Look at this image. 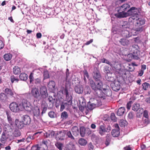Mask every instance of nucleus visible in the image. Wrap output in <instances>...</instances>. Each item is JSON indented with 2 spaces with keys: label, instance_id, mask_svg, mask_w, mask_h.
<instances>
[{
  "label": "nucleus",
  "instance_id": "34",
  "mask_svg": "<svg viewBox=\"0 0 150 150\" xmlns=\"http://www.w3.org/2000/svg\"><path fill=\"white\" fill-rule=\"evenodd\" d=\"M140 105L139 104L135 103L133 105L132 109L133 110L137 111L139 109Z\"/></svg>",
  "mask_w": 150,
  "mask_h": 150
},
{
  "label": "nucleus",
  "instance_id": "10",
  "mask_svg": "<svg viewBox=\"0 0 150 150\" xmlns=\"http://www.w3.org/2000/svg\"><path fill=\"white\" fill-rule=\"evenodd\" d=\"M31 94L34 98L38 100L40 96L39 89L37 88H33L31 90Z\"/></svg>",
  "mask_w": 150,
  "mask_h": 150
},
{
  "label": "nucleus",
  "instance_id": "37",
  "mask_svg": "<svg viewBox=\"0 0 150 150\" xmlns=\"http://www.w3.org/2000/svg\"><path fill=\"white\" fill-rule=\"evenodd\" d=\"M6 114L7 115L8 120L9 123L11 125L13 122V120L12 118L11 117L10 115L7 112Z\"/></svg>",
  "mask_w": 150,
  "mask_h": 150
},
{
  "label": "nucleus",
  "instance_id": "29",
  "mask_svg": "<svg viewBox=\"0 0 150 150\" xmlns=\"http://www.w3.org/2000/svg\"><path fill=\"white\" fill-rule=\"evenodd\" d=\"M7 96L4 93L0 94V100L2 102H5L7 99Z\"/></svg>",
  "mask_w": 150,
  "mask_h": 150
},
{
  "label": "nucleus",
  "instance_id": "32",
  "mask_svg": "<svg viewBox=\"0 0 150 150\" xmlns=\"http://www.w3.org/2000/svg\"><path fill=\"white\" fill-rule=\"evenodd\" d=\"M55 86V83L54 81H50L48 84V87L51 89L54 88Z\"/></svg>",
  "mask_w": 150,
  "mask_h": 150
},
{
  "label": "nucleus",
  "instance_id": "35",
  "mask_svg": "<svg viewBox=\"0 0 150 150\" xmlns=\"http://www.w3.org/2000/svg\"><path fill=\"white\" fill-rule=\"evenodd\" d=\"M79 143L80 145L84 146L87 144V141L84 139L80 138L79 140Z\"/></svg>",
  "mask_w": 150,
  "mask_h": 150
},
{
  "label": "nucleus",
  "instance_id": "22",
  "mask_svg": "<svg viewBox=\"0 0 150 150\" xmlns=\"http://www.w3.org/2000/svg\"><path fill=\"white\" fill-rule=\"evenodd\" d=\"M125 111V109L124 107H121L118 110L117 114L118 116H122L123 115Z\"/></svg>",
  "mask_w": 150,
  "mask_h": 150
},
{
  "label": "nucleus",
  "instance_id": "33",
  "mask_svg": "<svg viewBox=\"0 0 150 150\" xmlns=\"http://www.w3.org/2000/svg\"><path fill=\"white\" fill-rule=\"evenodd\" d=\"M87 108L89 110H92L94 108L96 107L94 104H92V103L91 102H89L87 105Z\"/></svg>",
  "mask_w": 150,
  "mask_h": 150
},
{
  "label": "nucleus",
  "instance_id": "59",
  "mask_svg": "<svg viewBox=\"0 0 150 150\" xmlns=\"http://www.w3.org/2000/svg\"><path fill=\"white\" fill-rule=\"evenodd\" d=\"M142 120L144 122V124L145 126L147 125L149 123V121L148 119H145L144 120L143 119Z\"/></svg>",
  "mask_w": 150,
  "mask_h": 150
},
{
  "label": "nucleus",
  "instance_id": "11",
  "mask_svg": "<svg viewBox=\"0 0 150 150\" xmlns=\"http://www.w3.org/2000/svg\"><path fill=\"white\" fill-rule=\"evenodd\" d=\"M118 13H116L115 16L118 18H123L128 16L127 12H125L124 11H120Z\"/></svg>",
  "mask_w": 150,
  "mask_h": 150
},
{
  "label": "nucleus",
  "instance_id": "16",
  "mask_svg": "<svg viewBox=\"0 0 150 150\" xmlns=\"http://www.w3.org/2000/svg\"><path fill=\"white\" fill-rule=\"evenodd\" d=\"M75 91L76 93L78 94H81L83 92V87L82 85L76 86L74 88Z\"/></svg>",
  "mask_w": 150,
  "mask_h": 150
},
{
  "label": "nucleus",
  "instance_id": "27",
  "mask_svg": "<svg viewBox=\"0 0 150 150\" xmlns=\"http://www.w3.org/2000/svg\"><path fill=\"white\" fill-rule=\"evenodd\" d=\"M120 42L122 45L123 46H127L128 45L129 41L126 39L122 38L120 40Z\"/></svg>",
  "mask_w": 150,
  "mask_h": 150
},
{
  "label": "nucleus",
  "instance_id": "19",
  "mask_svg": "<svg viewBox=\"0 0 150 150\" xmlns=\"http://www.w3.org/2000/svg\"><path fill=\"white\" fill-rule=\"evenodd\" d=\"M66 134V131L62 130L61 131L57 133V135L58 136L59 139H62V137H65Z\"/></svg>",
  "mask_w": 150,
  "mask_h": 150
},
{
  "label": "nucleus",
  "instance_id": "41",
  "mask_svg": "<svg viewBox=\"0 0 150 150\" xmlns=\"http://www.w3.org/2000/svg\"><path fill=\"white\" fill-rule=\"evenodd\" d=\"M37 134V133H35L33 135H29L28 137L26 138V141L27 142H29L32 140L33 139V136Z\"/></svg>",
  "mask_w": 150,
  "mask_h": 150
},
{
  "label": "nucleus",
  "instance_id": "26",
  "mask_svg": "<svg viewBox=\"0 0 150 150\" xmlns=\"http://www.w3.org/2000/svg\"><path fill=\"white\" fill-rule=\"evenodd\" d=\"M28 75L24 73H22L19 75V78L21 80L26 81L28 79Z\"/></svg>",
  "mask_w": 150,
  "mask_h": 150
},
{
  "label": "nucleus",
  "instance_id": "39",
  "mask_svg": "<svg viewBox=\"0 0 150 150\" xmlns=\"http://www.w3.org/2000/svg\"><path fill=\"white\" fill-rule=\"evenodd\" d=\"M83 75H84V80L85 82H86L87 81L86 77L87 79L89 78V76L88 75V73L87 71L85 70L83 71Z\"/></svg>",
  "mask_w": 150,
  "mask_h": 150
},
{
  "label": "nucleus",
  "instance_id": "49",
  "mask_svg": "<svg viewBox=\"0 0 150 150\" xmlns=\"http://www.w3.org/2000/svg\"><path fill=\"white\" fill-rule=\"evenodd\" d=\"M29 79L30 83H32L34 81L35 79L33 76V73H30L29 76Z\"/></svg>",
  "mask_w": 150,
  "mask_h": 150
},
{
  "label": "nucleus",
  "instance_id": "48",
  "mask_svg": "<svg viewBox=\"0 0 150 150\" xmlns=\"http://www.w3.org/2000/svg\"><path fill=\"white\" fill-rule=\"evenodd\" d=\"M33 82L35 84H40L41 82V78L40 77H39L35 79Z\"/></svg>",
  "mask_w": 150,
  "mask_h": 150
},
{
  "label": "nucleus",
  "instance_id": "51",
  "mask_svg": "<svg viewBox=\"0 0 150 150\" xmlns=\"http://www.w3.org/2000/svg\"><path fill=\"white\" fill-rule=\"evenodd\" d=\"M48 115L51 118H54L55 117L56 115L53 111H50L48 113Z\"/></svg>",
  "mask_w": 150,
  "mask_h": 150
},
{
  "label": "nucleus",
  "instance_id": "45",
  "mask_svg": "<svg viewBox=\"0 0 150 150\" xmlns=\"http://www.w3.org/2000/svg\"><path fill=\"white\" fill-rule=\"evenodd\" d=\"M150 85L149 83H147L146 82L142 84V86H143V89L144 90H146L148 88V87Z\"/></svg>",
  "mask_w": 150,
  "mask_h": 150
},
{
  "label": "nucleus",
  "instance_id": "30",
  "mask_svg": "<svg viewBox=\"0 0 150 150\" xmlns=\"http://www.w3.org/2000/svg\"><path fill=\"white\" fill-rule=\"evenodd\" d=\"M112 135L114 137H118L120 134L119 131L116 129H113L111 132Z\"/></svg>",
  "mask_w": 150,
  "mask_h": 150
},
{
  "label": "nucleus",
  "instance_id": "24",
  "mask_svg": "<svg viewBox=\"0 0 150 150\" xmlns=\"http://www.w3.org/2000/svg\"><path fill=\"white\" fill-rule=\"evenodd\" d=\"M55 133L53 131H49L48 132H46L45 135L47 137H52L54 136Z\"/></svg>",
  "mask_w": 150,
  "mask_h": 150
},
{
  "label": "nucleus",
  "instance_id": "47",
  "mask_svg": "<svg viewBox=\"0 0 150 150\" xmlns=\"http://www.w3.org/2000/svg\"><path fill=\"white\" fill-rule=\"evenodd\" d=\"M55 145L57 148L59 149L62 150V147L63 146V144L62 143L60 142H57L55 144Z\"/></svg>",
  "mask_w": 150,
  "mask_h": 150
},
{
  "label": "nucleus",
  "instance_id": "7",
  "mask_svg": "<svg viewBox=\"0 0 150 150\" xmlns=\"http://www.w3.org/2000/svg\"><path fill=\"white\" fill-rule=\"evenodd\" d=\"M139 49V47L137 45H134L132 46V52L134 57V59H139L140 51Z\"/></svg>",
  "mask_w": 150,
  "mask_h": 150
},
{
  "label": "nucleus",
  "instance_id": "21",
  "mask_svg": "<svg viewBox=\"0 0 150 150\" xmlns=\"http://www.w3.org/2000/svg\"><path fill=\"white\" fill-rule=\"evenodd\" d=\"M34 115L36 117L38 116L40 114V110L38 107L36 106L34 109H33Z\"/></svg>",
  "mask_w": 150,
  "mask_h": 150
},
{
  "label": "nucleus",
  "instance_id": "55",
  "mask_svg": "<svg viewBox=\"0 0 150 150\" xmlns=\"http://www.w3.org/2000/svg\"><path fill=\"white\" fill-rule=\"evenodd\" d=\"M144 122L142 120V121H139V122L138 125L140 127H142L144 126H145V125L144 124Z\"/></svg>",
  "mask_w": 150,
  "mask_h": 150
},
{
  "label": "nucleus",
  "instance_id": "31",
  "mask_svg": "<svg viewBox=\"0 0 150 150\" xmlns=\"http://www.w3.org/2000/svg\"><path fill=\"white\" fill-rule=\"evenodd\" d=\"M13 73L15 74H18L21 72L20 68L18 66L15 67L13 68Z\"/></svg>",
  "mask_w": 150,
  "mask_h": 150
},
{
  "label": "nucleus",
  "instance_id": "13",
  "mask_svg": "<svg viewBox=\"0 0 150 150\" xmlns=\"http://www.w3.org/2000/svg\"><path fill=\"white\" fill-rule=\"evenodd\" d=\"M22 122L25 125H29L31 122V119L29 116L28 115H25L23 116Z\"/></svg>",
  "mask_w": 150,
  "mask_h": 150
},
{
  "label": "nucleus",
  "instance_id": "43",
  "mask_svg": "<svg viewBox=\"0 0 150 150\" xmlns=\"http://www.w3.org/2000/svg\"><path fill=\"white\" fill-rule=\"evenodd\" d=\"M68 117L67 112L66 111L63 112L61 115V117L63 119H66Z\"/></svg>",
  "mask_w": 150,
  "mask_h": 150
},
{
  "label": "nucleus",
  "instance_id": "1",
  "mask_svg": "<svg viewBox=\"0 0 150 150\" xmlns=\"http://www.w3.org/2000/svg\"><path fill=\"white\" fill-rule=\"evenodd\" d=\"M97 81L96 85L93 81H90V85L92 89L96 92L98 91L100 93L101 91H103L106 95L109 96L111 93V91L109 86L105 85V88H103V85L102 81Z\"/></svg>",
  "mask_w": 150,
  "mask_h": 150
},
{
  "label": "nucleus",
  "instance_id": "14",
  "mask_svg": "<svg viewBox=\"0 0 150 150\" xmlns=\"http://www.w3.org/2000/svg\"><path fill=\"white\" fill-rule=\"evenodd\" d=\"M112 89L115 91H117L120 89V85L118 82H115L112 85Z\"/></svg>",
  "mask_w": 150,
  "mask_h": 150
},
{
  "label": "nucleus",
  "instance_id": "56",
  "mask_svg": "<svg viewBox=\"0 0 150 150\" xmlns=\"http://www.w3.org/2000/svg\"><path fill=\"white\" fill-rule=\"evenodd\" d=\"M88 148L89 150H93V146L91 142L88 144Z\"/></svg>",
  "mask_w": 150,
  "mask_h": 150
},
{
  "label": "nucleus",
  "instance_id": "36",
  "mask_svg": "<svg viewBox=\"0 0 150 150\" xmlns=\"http://www.w3.org/2000/svg\"><path fill=\"white\" fill-rule=\"evenodd\" d=\"M12 57V55L10 54H7L4 55V58L6 61L10 60Z\"/></svg>",
  "mask_w": 150,
  "mask_h": 150
},
{
  "label": "nucleus",
  "instance_id": "58",
  "mask_svg": "<svg viewBox=\"0 0 150 150\" xmlns=\"http://www.w3.org/2000/svg\"><path fill=\"white\" fill-rule=\"evenodd\" d=\"M132 103V101H130L127 104V108L128 110L130 109Z\"/></svg>",
  "mask_w": 150,
  "mask_h": 150
},
{
  "label": "nucleus",
  "instance_id": "54",
  "mask_svg": "<svg viewBox=\"0 0 150 150\" xmlns=\"http://www.w3.org/2000/svg\"><path fill=\"white\" fill-rule=\"evenodd\" d=\"M32 150H40V148L38 146V145H36L33 146L31 148Z\"/></svg>",
  "mask_w": 150,
  "mask_h": 150
},
{
  "label": "nucleus",
  "instance_id": "18",
  "mask_svg": "<svg viewBox=\"0 0 150 150\" xmlns=\"http://www.w3.org/2000/svg\"><path fill=\"white\" fill-rule=\"evenodd\" d=\"M130 7V6L128 4H123L120 7L119 11H126L128 8Z\"/></svg>",
  "mask_w": 150,
  "mask_h": 150
},
{
  "label": "nucleus",
  "instance_id": "63",
  "mask_svg": "<svg viewBox=\"0 0 150 150\" xmlns=\"http://www.w3.org/2000/svg\"><path fill=\"white\" fill-rule=\"evenodd\" d=\"M65 108V106L63 103L60 106V110L61 111H62L64 109V108Z\"/></svg>",
  "mask_w": 150,
  "mask_h": 150
},
{
  "label": "nucleus",
  "instance_id": "62",
  "mask_svg": "<svg viewBox=\"0 0 150 150\" xmlns=\"http://www.w3.org/2000/svg\"><path fill=\"white\" fill-rule=\"evenodd\" d=\"M4 46V44L3 41L0 40V49L3 48Z\"/></svg>",
  "mask_w": 150,
  "mask_h": 150
},
{
  "label": "nucleus",
  "instance_id": "2",
  "mask_svg": "<svg viewBox=\"0 0 150 150\" xmlns=\"http://www.w3.org/2000/svg\"><path fill=\"white\" fill-rule=\"evenodd\" d=\"M128 16H131L129 18V21L134 23L139 18V17L140 13L139 9L135 7H131L127 11Z\"/></svg>",
  "mask_w": 150,
  "mask_h": 150
},
{
  "label": "nucleus",
  "instance_id": "46",
  "mask_svg": "<svg viewBox=\"0 0 150 150\" xmlns=\"http://www.w3.org/2000/svg\"><path fill=\"white\" fill-rule=\"evenodd\" d=\"M68 137L70 138L71 139H74V138L72 136L70 131H66V134Z\"/></svg>",
  "mask_w": 150,
  "mask_h": 150
},
{
  "label": "nucleus",
  "instance_id": "3",
  "mask_svg": "<svg viewBox=\"0 0 150 150\" xmlns=\"http://www.w3.org/2000/svg\"><path fill=\"white\" fill-rule=\"evenodd\" d=\"M64 94L66 96L67 102L63 103L65 107L67 109L69 108L72 103V97L71 94L69 93L67 89L64 90Z\"/></svg>",
  "mask_w": 150,
  "mask_h": 150
},
{
  "label": "nucleus",
  "instance_id": "64",
  "mask_svg": "<svg viewBox=\"0 0 150 150\" xmlns=\"http://www.w3.org/2000/svg\"><path fill=\"white\" fill-rule=\"evenodd\" d=\"M128 57H129L130 58V59H134V57H133V55L132 53L128 54L127 55Z\"/></svg>",
  "mask_w": 150,
  "mask_h": 150
},
{
  "label": "nucleus",
  "instance_id": "4",
  "mask_svg": "<svg viewBox=\"0 0 150 150\" xmlns=\"http://www.w3.org/2000/svg\"><path fill=\"white\" fill-rule=\"evenodd\" d=\"M111 130V127L110 125L105 126L104 124L99 126L98 129V133L101 136L104 135L106 133H108Z\"/></svg>",
  "mask_w": 150,
  "mask_h": 150
},
{
  "label": "nucleus",
  "instance_id": "17",
  "mask_svg": "<svg viewBox=\"0 0 150 150\" xmlns=\"http://www.w3.org/2000/svg\"><path fill=\"white\" fill-rule=\"evenodd\" d=\"M73 134L75 136H77L79 134V128L76 126H74L71 129Z\"/></svg>",
  "mask_w": 150,
  "mask_h": 150
},
{
  "label": "nucleus",
  "instance_id": "20",
  "mask_svg": "<svg viewBox=\"0 0 150 150\" xmlns=\"http://www.w3.org/2000/svg\"><path fill=\"white\" fill-rule=\"evenodd\" d=\"M4 132H6V133H8L9 132H11L12 131V128L8 124L5 125L4 128Z\"/></svg>",
  "mask_w": 150,
  "mask_h": 150
},
{
  "label": "nucleus",
  "instance_id": "57",
  "mask_svg": "<svg viewBox=\"0 0 150 150\" xmlns=\"http://www.w3.org/2000/svg\"><path fill=\"white\" fill-rule=\"evenodd\" d=\"M124 33L125 34V35H124V36L126 37H128L130 36V35H129V33L128 31L127 30H124Z\"/></svg>",
  "mask_w": 150,
  "mask_h": 150
},
{
  "label": "nucleus",
  "instance_id": "38",
  "mask_svg": "<svg viewBox=\"0 0 150 150\" xmlns=\"http://www.w3.org/2000/svg\"><path fill=\"white\" fill-rule=\"evenodd\" d=\"M85 128L83 127H81L80 128V134L81 136L82 137H84L85 135Z\"/></svg>",
  "mask_w": 150,
  "mask_h": 150
},
{
  "label": "nucleus",
  "instance_id": "23",
  "mask_svg": "<svg viewBox=\"0 0 150 150\" xmlns=\"http://www.w3.org/2000/svg\"><path fill=\"white\" fill-rule=\"evenodd\" d=\"M93 77L94 78L96 81H100V79H101V77L99 72H94Z\"/></svg>",
  "mask_w": 150,
  "mask_h": 150
},
{
  "label": "nucleus",
  "instance_id": "6",
  "mask_svg": "<svg viewBox=\"0 0 150 150\" xmlns=\"http://www.w3.org/2000/svg\"><path fill=\"white\" fill-rule=\"evenodd\" d=\"M9 108L12 112H17L22 111V107L21 103L18 104L16 102H13L11 103L9 105Z\"/></svg>",
  "mask_w": 150,
  "mask_h": 150
},
{
  "label": "nucleus",
  "instance_id": "42",
  "mask_svg": "<svg viewBox=\"0 0 150 150\" xmlns=\"http://www.w3.org/2000/svg\"><path fill=\"white\" fill-rule=\"evenodd\" d=\"M127 22H123L121 23L120 25V27L121 28H125L127 27L128 26L127 25Z\"/></svg>",
  "mask_w": 150,
  "mask_h": 150
},
{
  "label": "nucleus",
  "instance_id": "61",
  "mask_svg": "<svg viewBox=\"0 0 150 150\" xmlns=\"http://www.w3.org/2000/svg\"><path fill=\"white\" fill-rule=\"evenodd\" d=\"M143 115L144 117H145L146 119H147L148 117V114L147 112L146 111H144V113Z\"/></svg>",
  "mask_w": 150,
  "mask_h": 150
},
{
  "label": "nucleus",
  "instance_id": "28",
  "mask_svg": "<svg viewBox=\"0 0 150 150\" xmlns=\"http://www.w3.org/2000/svg\"><path fill=\"white\" fill-rule=\"evenodd\" d=\"M15 122L17 126L19 129H21L24 126L23 122L19 121L18 120H15Z\"/></svg>",
  "mask_w": 150,
  "mask_h": 150
},
{
  "label": "nucleus",
  "instance_id": "5",
  "mask_svg": "<svg viewBox=\"0 0 150 150\" xmlns=\"http://www.w3.org/2000/svg\"><path fill=\"white\" fill-rule=\"evenodd\" d=\"M22 107V110H25L30 112L33 109V107L31 103L26 100L23 99L21 102Z\"/></svg>",
  "mask_w": 150,
  "mask_h": 150
},
{
  "label": "nucleus",
  "instance_id": "15",
  "mask_svg": "<svg viewBox=\"0 0 150 150\" xmlns=\"http://www.w3.org/2000/svg\"><path fill=\"white\" fill-rule=\"evenodd\" d=\"M89 102H91L92 104H94L96 107L101 104L100 100L97 99L91 98Z\"/></svg>",
  "mask_w": 150,
  "mask_h": 150
},
{
  "label": "nucleus",
  "instance_id": "25",
  "mask_svg": "<svg viewBox=\"0 0 150 150\" xmlns=\"http://www.w3.org/2000/svg\"><path fill=\"white\" fill-rule=\"evenodd\" d=\"M4 91L5 93L7 95L14 97V93L11 89L8 88H6L5 89Z\"/></svg>",
  "mask_w": 150,
  "mask_h": 150
},
{
  "label": "nucleus",
  "instance_id": "44",
  "mask_svg": "<svg viewBox=\"0 0 150 150\" xmlns=\"http://www.w3.org/2000/svg\"><path fill=\"white\" fill-rule=\"evenodd\" d=\"M21 133L19 130L16 129L15 130L13 133V135L15 137H18L20 136Z\"/></svg>",
  "mask_w": 150,
  "mask_h": 150
},
{
  "label": "nucleus",
  "instance_id": "12",
  "mask_svg": "<svg viewBox=\"0 0 150 150\" xmlns=\"http://www.w3.org/2000/svg\"><path fill=\"white\" fill-rule=\"evenodd\" d=\"M8 134L6 132H3L0 138V141L2 143L5 144L6 143L7 139L8 138Z\"/></svg>",
  "mask_w": 150,
  "mask_h": 150
},
{
  "label": "nucleus",
  "instance_id": "40",
  "mask_svg": "<svg viewBox=\"0 0 150 150\" xmlns=\"http://www.w3.org/2000/svg\"><path fill=\"white\" fill-rule=\"evenodd\" d=\"M84 91L86 94H90L91 93V89L88 86H86L84 88Z\"/></svg>",
  "mask_w": 150,
  "mask_h": 150
},
{
  "label": "nucleus",
  "instance_id": "53",
  "mask_svg": "<svg viewBox=\"0 0 150 150\" xmlns=\"http://www.w3.org/2000/svg\"><path fill=\"white\" fill-rule=\"evenodd\" d=\"M110 118L111 120L114 121H116V118L114 113H112L110 115Z\"/></svg>",
  "mask_w": 150,
  "mask_h": 150
},
{
  "label": "nucleus",
  "instance_id": "50",
  "mask_svg": "<svg viewBox=\"0 0 150 150\" xmlns=\"http://www.w3.org/2000/svg\"><path fill=\"white\" fill-rule=\"evenodd\" d=\"M44 79H46L49 77V74L47 71H45L43 73Z\"/></svg>",
  "mask_w": 150,
  "mask_h": 150
},
{
  "label": "nucleus",
  "instance_id": "52",
  "mask_svg": "<svg viewBox=\"0 0 150 150\" xmlns=\"http://www.w3.org/2000/svg\"><path fill=\"white\" fill-rule=\"evenodd\" d=\"M101 61L103 63H105L106 64H108L110 65L111 66V63L109 62L108 60H107L105 58H103L101 59Z\"/></svg>",
  "mask_w": 150,
  "mask_h": 150
},
{
  "label": "nucleus",
  "instance_id": "9",
  "mask_svg": "<svg viewBox=\"0 0 150 150\" xmlns=\"http://www.w3.org/2000/svg\"><path fill=\"white\" fill-rule=\"evenodd\" d=\"M40 94L41 99H45L48 96L47 89L45 86H42L40 88Z\"/></svg>",
  "mask_w": 150,
  "mask_h": 150
},
{
  "label": "nucleus",
  "instance_id": "8",
  "mask_svg": "<svg viewBox=\"0 0 150 150\" xmlns=\"http://www.w3.org/2000/svg\"><path fill=\"white\" fill-rule=\"evenodd\" d=\"M135 22L136 23L134 28L135 30L137 31H142L143 30L142 25L144 24V21L141 18H139Z\"/></svg>",
  "mask_w": 150,
  "mask_h": 150
},
{
  "label": "nucleus",
  "instance_id": "60",
  "mask_svg": "<svg viewBox=\"0 0 150 150\" xmlns=\"http://www.w3.org/2000/svg\"><path fill=\"white\" fill-rule=\"evenodd\" d=\"M48 100L50 102L52 103H53L54 102V99L51 96H49Z\"/></svg>",
  "mask_w": 150,
  "mask_h": 150
}]
</instances>
